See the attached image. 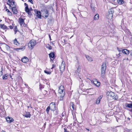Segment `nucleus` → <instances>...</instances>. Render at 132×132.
Segmentation results:
<instances>
[{
	"label": "nucleus",
	"instance_id": "1",
	"mask_svg": "<svg viewBox=\"0 0 132 132\" xmlns=\"http://www.w3.org/2000/svg\"><path fill=\"white\" fill-rule=\"evenodd\" d=\"M58 92L60 94V98L61 100H63V97L65 94V92L63 86H61L59 88Z\"/></svg>",
	"mask_w": 132,
	"mask_h": 132
},
{
	"label": "nucleus",
	"instance_id": "2",
	"mask_svg": "<svg viewBox=\"0 0 132 132\" xmlns=\"http://www.w3.org/2000/svg\"><path fill=\"white\" fill-rule=\"evenodd\" d=\"M106 68V63H103L101 65V76L103 77H104V76Z\"/></svg>",
	"mask_w": 132,
	"mask_h": 132
},
{
	"label": "nucleus",
	"instance_id": "3",
	"mask_svg": "<svg viewBox=\"0 0 132 132\" xmlns=\"http://www.w3.org/2000/svg\"><path fill=\"white\" fill-rule=\"evenodd\" d=\"M36 44V42L35 40L34 39H32L29 42L28 46V47L31 50L32 49L34 46Z\"/></svg>",
	"mask_w": 132,
	"mask_h": 132
},
{
	"label": "nucleus",
	"instance_id": "4",
	"mask_svg": "<svg viewBox=\"0 0 132 132\" xmlns=\"http://www.w3.org/2000/svg\"><path fill=\"white\" fill-rule=\"evenodd\" d=\"M107 96L110 97L115 100H117L118 99V96L116 95H115L114 93L112 92H108L106 94Z\"/></svg>",
	"mask_w": 132,
	"mask_h": 132
},
{
	"label": "nucleus",
	"instance_id": "5",
	"mask_svg": "<svg viewBox=\"0 0 132 132\" xmlns=\"http://www.w3.org/2000/svg\"><path fill=\"white\" fill-rule=\"evenodd\" d=\"M65 63L63 61L62 62L61 64L59 66V69L61 73L64 71L65 69Z\"/></svg>",
	"mask_w": 132,
	"mask_h": 132
},
{
	"label": "nucleus",
	"instance_id": "6",
	"mask_svg": "<svg viewBox=\"0 0 132 132\" xmlns=\"http://www.w3.org/2000/svg\"><path fill=\"white\" fill-rule=\"evenodd\" d=\"M114 12V11L112 8L110 9L109 10V14L108 15L109 19H111L113 16V14Z\"/></svg>",
	"mask_w": 132,
	"mask_h": 132
},
{
	"label": "nucleus",
	"instance_id": "7",
	"mask_svg": "<svg viewBox=\"0 0 132 132\" xmlns=\"http://www.w3.org/2000/svg\"><path fill=\"white\" fill-rule=\"evenodd\" d=\"M1 47L0 48L1 49L2 48L4 50H9L10 49V47L7 45L5 44H2L1 45Z\"/></svg>",
	"mask_w": 132,
	"mask_h": 132
},
{
	"label": "nucleus",
	"instance_id": "8",
	"mask_svg": "<svg viewBox=\"0 0 132 132\" xmlns=\"http://www.w3.org/2000/svg\"><path fill=\"white\" fill-rule=\"evenodd\" d=\"M68 39V38L66 36L63 37L61 38V41L62 42H63V43L64 42L63 44V45H64L67 43V41Z\"/></svg>",
	"mask_w": 132,
	"mask_h": 132
},
{
	"label": "nucleus",
	"instance_id": "9",
	"mask_svg": "<svg viewBox=\"0 0 132 132\" xmlns=\"http://www.w3.org/2000/svg\"><path fill=\"white\" fill-rule=\"evenodd\" d=\"M43 15L45 16L44 18H47L49 16V11L48 9H46L43 11Z\"/></svg>",
	"mask_w": 132,
	"mask_h": 132
},
{
	"label": "nucleus",
	"instance_id": "10",
	"mask_svg": "<svg viewBox=\"0 0 132 132\" xmlns=\"http://www.w3.org/2000/svg\"><path fill=\"white\" fill-rule=\"evenodd\" d=\"M93 82L96 86L97 87H99L100 85V83L96 79H95L93 80Z\"/></svg>",
	"mask_w": 132,
	"mask_h": 132
},
{
	"label": "nucleus",
	"instance_id": "11",
	"mask_svg": "<svg viewBox=\"0 0 132 132\" xmlns=\"http://www.w3.org/2000/svg\"><path fill=\"white\" fill-rule=\"evenodd\" d=\"M51 110H54L55 109V105L54 102H52L50 104V106Z\"/></svg>",
	"mask_w": 132,
	"mask_h": 132
},
{
	"label": "nucleus",
	"instance_id": "12",
	"mask_svg": "<svg viewBox=\"0 0 132 132\" xmlns=\"http://www.w3.org/2000/svg\"><path fill=\"white\" fill-rule=\"evenodd\" d=\"M6 119L8 123H11L13 122L14 120L13 118L8 117L6 118Z\"/></svg>",
	"mask_w": 132,
	"mask_h": 132
},
{
	"label": "nucleus",
	"instance_id": "13",
	"mask_svg": "<svg viewBox=\"0 0 132 132\" xmlns=\"http://www.w3.org/2000/svg\"><path fill=\"white\" fill-rule=\"evenodd\" d=\"M21 60L23 62L26 63L29 60L27 57L25 56L22 58Z\"/></svg>",
	"mask_w": 132,
	"mask_h": 132
},
{
	"label": "nucleus",
	"instance_id": "14",
	"mask_svg": "<svg viewBox=\"0 0 132 132\" xmlns=\"http://www.w3.org/2000/svg\"><path fill=\"white\" fill-rule=\"evenodd\" d=\"M12 11L14 14H16L18 13L17 10L15 6H13L12 9Z\"/></svg>",
	"mask_w": 132,
	"mask_h": 132
},
{
	"label": "nucleus",
	"instance_id": "15",
	"mask_svg": "<svg viewBox=\"0 0 132 132\" xmlns=\"http://www.w3.org/2000/svg\"><path fill=\"white\" fill-rule=\"evenodd\" d=\"M36 16L39 19H41L42 16L40 12L39 11H37L36 13Z\"/></svg>",
	"mask_w": 132,
	"mask_h": 132
},
{
	"label": "nucleus",
	"instance_id": "16",
	"mask_svg": "<svg viewBox=\"0 0 132 132\" xmlns=\"http://www.w3.org/2000/svg\"><path fill=\"white\" fill-rule=\"evenodd\" d=\"M102 97L103 96L102 95H100L99 97L96 100V104H98L100 103L101 99L102 98Z\"/></svg>",
	"mask_w": 132,
	"mask_h": 132
},
{
	"label": "nucleus",
	"instance_id": "17",
	"mask_svg": "<svg viewBox=\"0 0 132 132\" xmlns=\"http://www.w3.org/2000/svg\"><path fill=\"white\" fill-rule=\"evenodd\" d=\"M122 52L124 54L128 55L129 54V51L127 49H124L122 50Z\"/></svg>",
	"mask_w": 132,
	"mask_h": 132
},
{
	"label": "nucleus",
	"instance_id": "18",
	"mask_svg": "<svg viewBox=\"0 0 132 132\" xmlns=\"http://www.w3.org/2000/svg\"><path fill=\"white\" fill-rule=\"evenodd\" d=\"M125 106L129 108H131L132 109V103L128 104L126 103L125 104Z\"/></svg>",
	"mask_w": 132,
	"mask_h": 132
},
{
	"label": "nucleus",
	"instance_id": "19",
	"mask_svg": "<svg viewBox=\"0 0 132 132\" xmlns=\"http://www.w3.org/2000/svg\"><path fill=\"white\" fill-rule=\"evenodd\" d=\"M20 23V25L21 26L24 23V20L22 18H20L19 19Z\"/></svg>",
	"mask_w": 132,
	"mask_h": 132
},
{
	"label": "nucleus",
	"instance_id": "20",
	"mask_svg": "<svg viewBox=\"0 0 132 132\" xmlns=\"http://www.w3.org/2000/svg\"><path fill=\"white\" fill-rule=\"evenodd\" d=\"M46 47L49 50H51L52 48V46L49 45L48 44H46Z\"/></svg>",
	"mask_w": 132,
	"mask_h": 132
},
{
	"label": "nucleus",
	"instance_id": "21",
	"mask_svg": "<svg viewBox=\"0 0 132 132\" xmlns=\"http://www.w3.org/2000/svg\"><path fill=\"white\" fill-rule=\"evenodd\" d=\"M117 2L118 4L120 5L124 3V2L123 0H118Z\"/></svg>",
	"mask_w": 132,
	"mask_h": 132
},
{
	"label": "nucleus",
	"instance_id": "22",
	"mask_svg": "<svg viewBox=\"0 0 132 132\" xmlns=\"http://www.w3.org/2000/svg\"><path fill=\"white\" fill-rule=\"evenodd\" d=\"M55 55L54 53L53 52H51V53L49 54V56L51 58H53L54 56Z\"/></svg>",
	"mask_w": 132,
	"mask_h": 132
},
{
	"label": "nucleus",
	"instance_id": "23",
	"mask_svg": "<svg viewBox=\"0 0 132 132\" xmlns=\"http://www.w3.org/2000/svg\"><path fill=\"white\" fill-rule=\"evenodd\" d=\"M86 57L87 60L89 61H92V58L86 55Z\"/></svg>",
	"mask_w": 132,
	"mask_h": 132
},
{
	"label": "nucleus",
	"instance_id": "24",
	"mask_svg": "<svg viewBox=\"0 0 132 132\" xmlns=\"http://www.w3.org/2000/svg\"><path fill=\"white\" fill-rule=\"evenodd\" d=\"M99 19V16L98 14H96L94 18V19L95 20H97Z\"/></svg>",
	"mask_w": 132,
	"mask_h": 132
},
{
	"label": "nucleus",
	"instance_id": "25",
	"mask_svg": "<svg viewBox=\"0 0 132 132\" xmlns=\"http://www.w3.org/2000/svg\"><path fill=\"white\" fill-rule=\"evenodd\" d=\"M25 11L27 13L29 11H30V9H29L28 7H25Z\"/></svg>",
	"mask_w": 132,
	"mask_h": 132
},
{
	"label": "nucleus",
	"instance_id": "26",
	"mask_svg": "<svg viewBox=\"0 0 132 132\" xmlns=\"http://www.w3.org/2000/svg\"><path fill=\"white\" fill-rule=\"evenodd\" d=\"M25 116L26 117L30 118V114L29 112H28L25 115Z\"/></svg>",
	"mask_w": 132,
	"mask_h": 132
},
{
	"label": "nucleus",
	"instance_id": "27",
	"mask_svg": "<svg viewBox=\"0 0 132 132\" xmlns=\"http://www.w3.org/2000/svg\"><path fill=\"white\" fill-rule=\"evenodd\" d=\"M13 43L14 44H15L16 45H18V44H19V43H18L16 39H15L14 40Z\"/></svg>",
	"mask_w": 132,
	"mask_h": 132
},
{
	"label": "nucleus",
	"instance_id": "28",
	"mask_svg": "<svg viewBox=\"0 0 132 132\" xmlns=\"http://www.w3.org/2000/svg\"><path fill=\"white\" fill-rule=\"evenodd\" d=\"M6 11L7 12L8 14L9 15H11L12 14V13H11V12H10L9 11V10L8 9H6Z\"/></svg>",
	"mask_w": 132,
	"mask_h": 132
},
{
	"label": "nucleus",
	"instance_id": "29",
	"mask_svg": "<svg viewBox=\"0 0 132 132\" xmlns=\"http://www.w3.org/2000/svg\"><path fill=\"white\" fill-rule=\"evenodd\" d=\"M70 105L72 108L73 110H74V105L73 102L71 103H70Z\"/></svg>",
	"mask_w": 132,
	"mask_h": 132
},
{
	"label": "nucleus",
	"instance_id": "30",
	"mask_svg": "<svg viewBox=\"0 0 132 132\" xmlns=\"http://www.w3.org/2000/svg\"><path fill=\"white\" fill-rule=\"evenodd\" d=\"M91 7L93 12H94L95 11V10H94V7L93 6V5L92 4H91Z\"/></svg>",
	"mask_w": 132,
	"mask_h": 132
},
{
	"label": "nucleus",
	"instance_id": "31",
	"mask_svg": "<svg viewBox=\"0 0 132 132\" xmlns=\"http://www.w3.org/2000/svg\"><path fill=\"white\" fill-rule=\"evenodd\" d=\"M44 72L45 73L47 74H50L51 73V72L48 71H47L46 70H45Z\"/></svg>",
	"mask_w": 132,
	"mask_h": 132
},
{
	"label": "nucleus",
	"instance_id": "32",
	"mask_svg": "<svg viewBox=\"0 0 132 132\" xmlns=\"http://www.w3.org/2000/svg\"><path fill=\"white\" fill-rule=\"evenodd\" d=\"M7 76H8L6 75H4L2 77L3 79H7L6 78L7 77Z\"/></svg>",
	"mask_w": 132,
	"mask_h": 132
},
{
	"label": "nucleus",
	"instance_id": "33",
	"mask_svg": "<svg viewBox=\"0 0 132 132\" xmlns=\"http://www.w3.org/2000/svg\"><path fill=\"white\" fill-rule=\"evenodd\" d=\"M25 49V47L23 46L22 47H20L18 48V49L19 50H24Z\"/></svg>",
	"mask_w": 132,
	"mask_h": 132
},
{
	"label": "nucleus",
	"instance_id": "34",
	"mask_svg": "<svg viewBox=\"0 0 132 132\" xmlns=\"http://www.w3.org/2000/svg\"><path fill=\"white\" fill-rule=\"evenodd\" d=\"M11 5H12L13 6L14 5V2L13 1H12V3H10L9 4V5L10 6H11Z\"/></svg>",
	"mask_w": 132,
	"mask_h": 132
},
{
	"label": "nucleus",
	"instance_id": "35",
	"mask_svg": "<svg viewBox=\"0 0 132 132\" xmlns=\"http://www.w3.org/2000/svg\"><path fill=\"white\" fill-rule=\"evenodd\" d=\"M50 109V107L48 106L47 108L46 109V111L47 112V113H48V112H49Z\"/></svg>",
	"mask_w": 132,
	"mask_h": 132
},
{
	"label": "nucleus",
	"instance_id": "36",
	"mask_svg": "<svg viewBox=\"0 0 132 132\" xmlns=\"http://www.w3.org/2000/svg\"><path fill=\"white\" fill-rule=\"evenodd\" d=\"M30 11H29L28 12H27V13H28V14L29 15H32V14L30 12Z\"/></svg>",
	"mask_w": 132,
	"mask_h": 132
},
{
	"label": "nucleus",
	"instance_id": "37",
	"mask_svg": "<svg viewBox=\"0 0 132 132\" xmlns=\"http://www.w3.org/2000/svg\"><path fill=\"white\" fill-rule=\"evenodd\" d=\"M28 1L30 2V3H31L32 4H33V2L32 0H29Z\"/></svg>",
	"mask_w": 132,
	"mask_h": 132
},
{
	"label": "nucleus",
	"instance_id": "38",
	"mask_svg": "<svg viewBox=\"0 0 132 132\" xmlns=\"http://www.w3.org/2000/svg\"><path fill=\"white\" fill-rule=\"evenodd\" d=\"M2 71H0V76L2 75Z\"/></svg>",
	"mask_w": 132,
	"mask_h": 132
},
{
	"label": "nucleus",
	"instance_id": "39",
	"mask_svg": "<svg viewBox=\"0 0 132 132\" xmlns=\"http://www.w3.org/2000/svg\"><path fill=\"white\" fill-rule=\"evenodd\" d=\"M24 5L25 6H26V7H28V5L26 3H24Z\"/></svg>",
	"mask_w": 132,
	"mask_h": 132
},
{
	"label": "nucleus",
	"instance_id": "40",
	"mask_svg": "<svg viewBox=\"0 0 132 132\" xmlns=\"http://www.w3.org/2000/svg\"><path fill=\"white\" fill-rule=\"evenodd\" d=\"M9 27H10V28L11 29H12L13 28V27L12 26H9Z\"/></svg>",
	"mask_w": 132,
	"mask_h": 132
},
{
	"label": "nucleus",
	"instance_id": "41",
	"mask_svg": "<svg viewBox=\"0 0 132 132\" xmlns=\"http://www.w3.org/2000/svg\"><path fill=\"white\" fill-rule=\"evenodd\" d=\"M55 65L54 64H53L52 65V69L53 68H55Z\"/></svg>",
	"mask_w": 132,
	"mask_h": 132
},
{
	"label": "nucleus",
	"instance_id": "42",
	"mask_svg": "<svg viewBox=\"0 0 132 132\" xmlns=\"http://www.w3.org/2000/svg\"><path fill=\"white\" fill-rule=\"evenodd\" d=\"M48 8H49V9H50L52 10V8L51 6H50Z\"/></svg>",
	"mask_w": 132,
	"mask_h": 132
},
{
	"label": "nucleus",
	"instance_id": "43",
	"mask_svg": "<svg viewBox=\"0 0 132 132\" xmlns=\"http://www.w3.org/2000/svg\"><path fill=\"white\" fill-rule=\"evenodd\" d=\"M12 1H13L12 0H8V2L10 3L11 2H12Z\"/></svg>",
	"mask_w": 132,
	"mask_h": 132
},
{
	"label": "nucleus",
	"instance_id": "44",
	"mask_svg": "<svg viewBox=\"0 0 132 132\" xmlns=\"http://www.w3.org/2000/svg\"><path fill=\"white\" fill-rule=\"evenodd\" d=\"M49 37L50 40H51V36L50 35H49Z\"/></svg>",
	"mask_w": 132,
	"mask_h": 132
},
{
	"label": "nucleus",
	"instance_id": "45",
	"mask_svg": "<svg viewBox=\"0 0 132 132\" xmlns=\"http://www.w3.org/2000/svg\"><path fill=\"white\" fill-rule=\"evenodd\" d=\"M30 9V11H31L32 10V9L31 8V9Z\"/></svg>",
	"mask_w": 132,
	"mask_h": 132
},
{
	"label": "nucleus",
	"instance_id": "46",
	"mask_svg": "<svg viewBox=\"0 0 132 132\" xmlns=\"http://www.w3.org/2000/svg\"><path fill=\"white\" fill-rule=\"evenodd\" d=\"M51 44H52L53 45V43L52 42H51Z\"/></svg>",
	"mask_w": 132,
	"mask_h": 132
},
{
	"label": "nucleus",
	"instance_id": "47",
	"mask_svg": "<svg viewBox=\"0 0 132 132\" xmlns=\"http://www.w3.org/2000/svg\"><path fill=\"white\" fill-rule=\"evenodd\" d=\"M27 107L28 108H29V106H27Z\"/></svg>",
	"mask_w": 132,
	"mask_h": 132
},
{
	"label": "nucleus",
	"instance_id": "48",
	"mask_svg": "<svg viewBox=\"0 0 132 132\" xmlns=\"http://www.w3.org/2000/svg\"><path fill=\"white\" fill-rule=\"evenodd\" d=\"M9 3H9V2H8V3H7V4H8V5H9Z\"/></svg>",
	"mask_w": 132,
	"mask_h": 132
},
{
	"label": "nucleus",
	"instance_id": "49",
	"mask_svg": "<svg viewBox=\"0 0 132 132\" xmlns=\"http://www.w3.org/2000/svg\"><path fill=\"white\" fill-rule=\"evenodd\" d=\"M2 132H5V131H2Z\"/></svg>",
	"mask_w": 132,
	"mask_h": 132
},
{
	"label": "nucleus",
	"instance_id": "50",
	"mask_svg": "<svg viewBox=\"0 0 132 132\" xmlns=\"http://www.w3.org/2000/svg\"><path fill=\"white\" fill-rule=\"evenodd\" d=\"M17 28V27L15 26V28Z\"/></svg>",
	"mask_w": 132,
	"mask_h": 132
},
{
	"label": "nucleus",
	"instance_id": "51",
	"mask_svg": "<svg viewBox=\"0 0 132 132\" xmlns=\"http://www.w3.org/2000/svg\"><path fill=\"white\" fill-rule=\"evenodd\" d=\"M12 3V1L10 3Z\"/></svg>",
	"mask_w": 132,
	"mask_h": 132
},
{
	"label": "nucleus",
	"instance_id": "52",
	"mask_svg": "<svg viewBox=\"0 0 132 132\" xmlns=\"http://www.w3.org/2000/svg\"><path fill=\"white\" fill-rule=\"evenodd\" d=\"M87 130H88V129H87Z\"/></svg>",
	"mask_w": 132,
	"mask_h": 132
},
{
	"label": "nucleus",
	"instance_id": "53",
	"mask_svg": "<svg viewBox=\"0 0 132 132\" xmlns=\"http://www.w3.org/2000/svg\"><path fill=\"white\" fill-rule=\"evenodd\" d=\"M87 130H88V129H87Z\"/></svg>",
	"mask_w": 132,
	"mask_h": 132
},
{
	"label": "nucleus",
	"instance_id": "54",
	"mask_svg": "<svg viewBox=\"0 0 132 132\" xmlns=\"http://www.w3.org/2000/svg\"><path fill=\"white\" fill-rule=\"evenodd\" d=\"M87 130H88V129H87Z\"/></svg>",
	"mask_w": 132,
	"mask_h": 132
}]
</instances>
